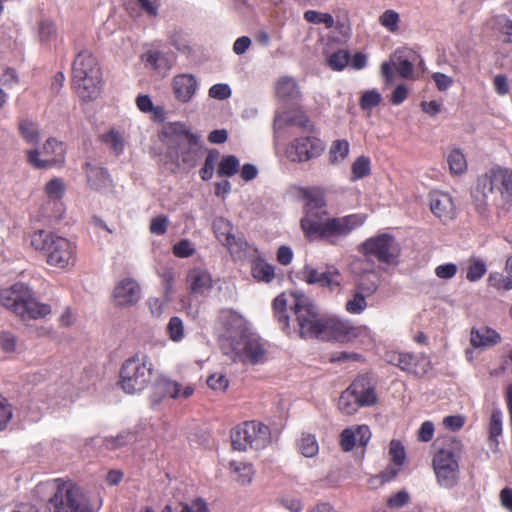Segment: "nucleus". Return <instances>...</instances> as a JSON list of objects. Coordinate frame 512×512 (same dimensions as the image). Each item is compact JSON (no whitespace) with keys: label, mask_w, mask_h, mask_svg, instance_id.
Wrapping results in <instances>:
<instances>
[{"label":"nucleus","mask_w":512,"mask_h":512,"mask_svg":"<svg viewBox=\"0 0 512 512\" xmlns=\"http://www.w3.org/2000/svg\"><path fill=\"white\" fill-rule=\"evenodd\" d=\"M301 195L306 203L305 216L301 219L300 225L309 239L344 236L360 224L356 215L329 218L324 192L320 188L303 189Z\"/></svg>","instance_id":"1"},{"label":"nucleus","mask_w":512,"mask_h":512,"mask_svg":"<svg viewBox=\"0 0 512 512\" xmlns=\"http://www.w3.org/2000/svg\"><path fill=\"white\" fill-rule=\"evenodd\" d=\"M220 347L233 362L252 365L264 362L265 350L262 344L250 332L246 320L236 313H228L225 318Z\"/></svg>","instance_id":"2"},{"label":"nucleus","mask_w":512,"mask_h":512,"mask_svg":"<svg viewBox=\"0 0 512 512\" xmlns=\"http://www.w3.org/2000/svg\"><path fill=\"white\" fill-rule=\"evenodd\" d=\"M273 308L279 321L289 326L287 309L295 316L301 338H317L321 331L324 317L319 315L312 300L301 292L282 293L274 299Z\"/></svg>","instance_id":"3"},{"label":"nucleus","mask_w":512,"mask_h":512,"mask_svg":"<svg viewBox=\"0 0 512 512\" xmlns=\"http://www.w3.org/2000/svg\"><path fill=\"white\" fill-rule=\"evenodd\" d=\"M472 199L480 214L493 207L505 208L512 202V173L507 169H493L480 176Z\"/></svg>","instance_id":"4"},{"label":"nucleus","mask_w":512,"mask_h":512,"mask_svg":"<svg viewBox=\"0 0 512 512\" xmlns=\"http://www.w3.org/2000/svg\"><path fill=\"white\" fill-rule=\"evenodd\" d=\"M0 303L23 320L44 318L51 312V307L36 301L23 283L3 289L0 292Z\"/></svg>","instance_id":"5"},{"label":"nucleus","mask_w":512,"mask_h":512,"mask_svg":"<svg viewBox=\"0 0 512 512\" xmlns=\"http://www.w3.org/2000/svg\"><path fill=\"white\" fill-rule=\"evenodd\" d=\"M462 449L461 441L451 437L445 440L434 455L433 468L440 486L450 489L457 485Z\"/></svg>","instance_id":"6"},{"label":"nucleus","mask_w":512,"mask_h":512,"mask_svg":"<svg viewBox=\"0 0 512 512\" xmlns=\"http://www.w3.org/2000/svg\"><path fill=\"white\" fill-rule=\"evenodd\" d=\"M31 245L37 250L45 251L47 262L51 266L64 269L75 264V247L64 237L38 230L31 237Z\"/></svg>","instance_id":"7"},{"label":"nucleus","mask_w":512,"mask_h":512,"mask_svg":"<svg viewBox=\"0 0 512 512\" xmlns=\"http://www.w3.org/2000/svg\"><path fill=\"white\" fill-rule=\"evenodd\" d=\"M57 490L50 502L54 512H95L83 490L73 482L56 480Z\"/></svg>","instance_id":"8"},{"label":"nucleus","mask_w":512,"mask_h":512,"mask_svg":"<svg viewBox=\"0 0 512 512\" xmlns=\"http://www.w3.org/2000/svg\"><path fill=\"white\" fill-rule=\"evenodd\" d=\"M151 375L152 364L147 361L146 357H132L126 360L121 367L119 384L125 393L134 394L147 386Z\"/></svg>","instance_id":"9"},{"label":"nucleus","mask_w":512,"mask_h":512,"mask_svg":"<svg viewBox=\"0 0 512 512\" xmlns=\"http://www.w3.org/2000/svg\"><path fill=\"white\" fill-rule=\"evenodd\" d=\"M231 441L233 448L239 451L247 448L264 449L271 442V432L268 426L249 421L232 430Z\"/></svg>","instance_id":"10"},{"label":"nucleus","mask_w":512,"mask_h":512,"mask_svg":"<svg viewBox=\"0 0 512 512\" xmlns=\"http://www.w3.org/2000/svg\"><path fill=\"white\" fill-rule=\"evenodd\" d=\"M362 250L367 257L376 258L379 262L395 264L400 254V247L389 234H381L367 239L362 244Z\"/></svg>","instance_id":"11"},{"label":"nucleus","mask_w":512,"mask_h":512,"mask_svg":"<svg viewBox=\"0 0 512 512\" xmlns=\"http://www.w3.org/2000/svg\"><path fill=\"white\" fill-rule=\"evenodd\" d=\"M384 359L388 364L418 377L424 376L431 370L430 359L424 353L387 351Z\"/></svg>","instance_id":"12"},{"label":"nucleus","mask_w":512,"mask_h":512,"mask_svg":"<svg viewBox=\"0 0 512 512\" xmlns=\"http://www.w3.org/2000/svg\"><path fill=\"white\" fill-rule=\"evenodd\" d=\"M64 159L63 144L54 138L45 142L42 151L32 149L27 151L28 163L36 169H46L62 163Z\"/></svg>","instance_id":"13"},{"label":"nucleus","mask_w":512,"mask_h":512,"mask_svg":"<svg viewBox=\"0 0 512 512\" xmlns=\"http://www.w3.org/2000/svg\"><path fill=\"white\" fill-rule=\"evenodd\" d=\"M167 133L175 136L178 141L177 157L182 162L193 166L196 161V148L199 143V136L192 134L188 128L181 123H173L168 127Z\"/></svg>","instance_id":"14"},{"label":"nucleus","mask_w":512,"mask_h":512,"mask_svg":"<svg viewBox=\"0 0 512 512\" xmlns=\"http://www.w3.org/2000/svg\"><path fill=\"white\" fill-rule=\"evenodd\" d=\"M194 393L191 385L183 387L180 383L166 377H159L152 385L151 401L159 404L164 398L187 399Z\"/></svg>","instance_id":"15"},{"label":"nucleus","mask_w":512,"mask_h":512,"mask_svg":"<svg viewBox=\"0 0 512 512\" xmlns=\"http://www.w3.org/2000/svg\"><path fill=\"white\" fill-rule=\"evenodd\" d=\"M324 147L320 140L312 137L295 139L286 149V156L292 162H306L320 156Z\"/></svg>","instance_id":"16"},{"label":"nucleus","mask_w":512,"mask_h":512,"mask_svg":"<svg viewBox=\"0 0 512 512\" xmlns=\"http://www.w3.org/2000/svg\"><path fill=\"white\" fill-rule=\"evenodd\" d=\"M141 298V287L132 278L120 280L114 287L112 302L116 307L128 308L136 305Z\"/></svg>","instance_id":"17"},{"label":"nucleus","mask_w":512,"mask_h":512,"mask_svg":"<svg viewBox=\"0 0 512 512\" xmlns=\"http://www.w3.org/2000/svg\"><path fill=\"white\" fill-rule=\"evenodd\" d=\"M303 279L308 284H319L322 287H328L333 290L340 286L341 276L339 271L334 267H329L324 272L306 266L303 270Z\"/></svg>","instance_id":"18"},{"label":"nucleus","mask_w":512,"mask_h":512,"mask_svg":"<svg viewBox=\"0 0 512 512\" xmlns=\"http://www.w3.org/2000/svg\"><path fill=\"white\" fill-rule=\"evenodd\" d=\"M430 210L442 222L450 221L455 216V206L451 196L444 192L430 193Z\"/></svg>","instance_id":"19"},{"label":"nucleus","mask_w":512,"mask_h":512,"mask_svg":"<svg viewBox=\"0 0 512 512\" xmlns=\"http://www.w3.org/2000/svg\"><path fill=\"white\" fill-rule=\"evenodd\" d=\"M98 67L95 57L88 51H81L76 56L72 67V81L79 82L85 77L98 73Z\"/></svg>","instance_id":"20"},{"label":"nucleus","mask_w":512,"mask_h":512,"mask_svg":"<svg viewBox=\"0 0 512 512\" xmlns=\"http://www.w3.org/2000/svg\"><path fill=\"white\" fill-rule=\"evenodd\" d=\"M197 90V81L193 75L183 74L174 77L173 91L177 100L187 103Z\"/></svg>","instance_id":"21"},{"label":"nucleus","mask_w":512,"mask_h":512,"mask_svg":"<svg viewBox=\"0 0 512 512\" xmlns=\"http://www.w3.org/2000/svg\"><path fill=\"white\" fill-rule=\"evenodd\" d=\"M100 83L101 72L99 71L98 73L81 79L79 82H73V85L79 97L84 101H89L99 96Z\"/></svg>","instance_id":"22"},{"label":"nucleus","mask_w":512,"mask_h":512,"mask_svg":"<svg viewBox=\"0 0 512 512\" xmlns=\"http://www.w3.org/2000/svg\"><path fill=\"white\" fill-rule=\"evenodd\" d=\"M501 341V336L487 326L473 327L470 333V343L473 348H489Z\"/></svg>","instance_id":"23"},{"label":"nucleus","mask_w":512,"mask_h":512,"mask_svg":"<svg viewBox=\"0 0 512 512\" xmlns=\"http://www.w3.org/2000/svg\"><path fill=\"white\" fill-rule=\"evenodd\" d=\"M349 327L340 320L325 318L317 339L323 341H344L348 335Z\"/></svg>","instance_id":"24"},{"label":"nucleus","mask_w":512,"mask_h":512,"mask_svg":"<svg viewBox=\"0 0 512 512\" xmlns=\"http://www.w3.org/2000/svg\"><path fill=\"white\" fill-rule=\"evenodd\" d=\"M286 126H298L304 129L311 127L308 116L300 110H289L278 114L274 119V128L282 129Z\"/></svg>","instance_id":"25"},{"label":"nucleus","mask_w":512,"mask_h":512,"mask_svg":"<svg viewBox=\"0 0 512 512\" xmlns=\"http://www.w3.org/2000/svg\"><path fill=\"white\" fill-rule=\"evenodd\" d=\"M275 89L277 97L283 101L296 100L300 95L296 81L289 76L280 77L276 82Z\"/></svg>","instance_id":"26"},{"label":"nucleus","mask_w":512,"mask_h":512,"mask_svg":"<svg viewBox=\"0 0 512 512\" xmlns=\"http://www.w3.org/2000/svg\"><path fill=\"white\" fill-rule=\"evenodd\" d=\"M188 282L193 293L202 294L212 286L210 274L202 269L195 268L188 274Z\"/></svg>","instance_id":"27"},{"label":"nucleus","mask_w":512,"mask_h":512,"mask_svg":"<svg viewBox=\"0 0 512 512\" xmlns=\"http://www.w3.org/2000/svg\"><path fill=\"white\" fill-rule=\"evenodd\" d=\"M357 387L358 384H351L345 391L342 392L339 398V410L346 415L354 414L360 407L358 402L359 399L357 398Z\"/></svg>","instance_id":"28"},{"label":"nucleus","mask_w":512,"mask_h":512,"mask_svg":"<svg viewBox=\"0 0 512 512\" xmlns=\"http://www.w3.org/2000/svg\"><path fill=\"white\" fill-rule=\"evenodd\" d=\"M352 384H358L356 390L360 407L370 406L376 403L377 397L374 388L369 385L368 379L366 377H358L353 381Z\"/></svg>","instance_id":"29"},{"label":"nucleus","mask_w":512,"mask_h":512,"mask_svg":"<svg viewBox=\"0 0 512 512\" xmlns=\"http://www.w3.org/2000/svg\"><path fill=\"white\" fill-rule=\"evenodd\" d=\"M85 171L87 181L94 189H101L109 183V175L102 167H98L87 162L85 164Z\"/></svg>","instance_id":"30"},{"label":"nucleus","mask_w":512,"mask_h":512,"mask_svg":"<svg viewBox=\"0 0 512 512\" xmlns=\"http://www.w3.org/2000/svg\"><path fill=\"white\" fill-rule=\"evenodd\" d=\"M377 288L378 277L375 273L369 272L360 275L354 290L369 297L376 292Z\"/></svg>","instance_id":"31"},{"label":"nucleus","mask_w":512,"mask_h":512,"mask_svg":"<svg viewBox=\"0 0 512 512\" xmlns=\"http://www.w3.org/2000/svg\"><path fill=\"white\" fill-rule=\"evenodd\" d=\"M379 24L392 34H397L400 31V14L393 10L387 9L378 18Z\"/></svg>","instance_id":"32"},{"label":"nucleus","mask_w":512,"mask_h":512,"mask_svg":"<svg viewBox=\"0 0 512 512\" xmlns=\"http://www.w3.org/2000/svg\"><path fill=\"white\" fill-rule=\"evenodd\" d=\"M489 442L493 449L498 446V437L502 434V413L495 409L493 410L489 421Z\"/></svg>","instance_id":"33"},{"label":"nucleus","mask_w":512,"mask_h":512,"mask_svg":"<svg viewBox=\"0 0 512 512\" xmlns=\"http://www.w3.org/2000/svg\"><path fill=\"white\" fill-rule=\"evenodd\" d=\"M38 36L42 44L50 45L57 38V28L50 20H42L38 25Z\"/></svg>","instance_id":"34"},{"label":"nucleus","mask_w":512,"mask_h":512,"mask_svg":"<svg viewBox=\"0 0 512 512\" xmlns=\"http://www.w3.org/2000/svg\"><path fill=\"white\" fill-rule=\"evenodd\" d=\"M447 162L449 164V168L452 174L459 175L466 171L467 162L464 154L458 150L454 149L450 152L447 158Z\"/></svg>","instance_id":"35"},{"label":"nucleus","mask_w":512,"mask_h":512,"mask_svg":"<svg viewBox=\"0 0 512 512\" xmlns=\"http://www.w3.org/2000/svg\"><path fill=\"white\" fill-rule=\"evenodd\" d=\"M349 153V143L346 140H335L329 151V160L332 164L343 161Z\"/></svg>","instance_id":"36"},{"label":"nucleus","mask_w":512,"mask_h":512,"mask_svg":"<svg viewBox=\"0 0 512 512\" xmlns=\"http://www.w3.org/2000/svg\"><path fill=\"white\" fill-rule=\"evenodd\" d=\"M298 446L301 454L305 457H314L319 451L318 442L312 434H302Z\"/></svg>","instance_id":"37"},{"label":"nucleus","mask_w":512,"mask_h":512,"mask_svg":"<svg viewBox=\"0 0 512 512\" xmlns=\"http://www.w3.org/2000/svg\"><path fill=\"white\" fill-rule=\"evenodd\" d=\"M212 227L214 230V233L216 237L221 241L223 244L231 239V224L230 222L223 218V217H217L213 220Z\"/></svg>","instance_id":"38"},{"label":"nucleus","mask_w":512,"mask_h":512,"mask_svg":"<svg viewBox=\"0 0 512 512\" xmlns=\"http://www.w3.org/2000/svg\"><path fill=\"white\" fill-rule=\"evenodd\" d=\"M304 19L313 24H324L326 28L330 29L335 25V21L331 14L321 13L315 10H307L304 13Z\"/></svg>","instance_id":"39"},{"label":"nucleus","mask_w":512,"mask_h":512,"mask_svg":"<svg viewBox=\"0 0 512 512\" xmlns=\"http://www.w3.org/2000/svg\"><path fill=\"white\" fill-rule=\"evenodd\" d=\"M252 275L259 281L270 282L274 278V267L264 261H258L252 268Z\"/></svg>","instance_id":"40"},{"label":"nucleus","mask_w":512,"mask_h":512,"mask_svg":"<svg viewBox=\"0 0 512 512\" xmlns=\"http://www.w3.org/2000/svg\"><path fill=\"white\" fill-rule=\"evenodd\" d=\"M238 170H239L238 159L233 155H229V156H225L222 158V160L219 164L218 174L220 176L231 177L235 173H237Z\"/></svg>","instance_id":"41"},{"label":"nucleus","mask_w":512,"mask_h":512,"mask_svg":"<svg viewBox=\"0 0 512 512\" xmlns=\"http://www.w3.org/2000/svg\"><path fill=\"white\" fill-rule=\"evenodd\" d=\"M371 172L370 160L368 157L359 156L352 164L353 180L368 176Z\"/></svg>","instance_id":"42"},{"label":"nucleus","mask_w":512,"mask_h":512,"mask_svg":"<svg viewBox=\"0 0 512 512\" xmlns=\"http://www.w3.org/2000/svg\"><path fill=\"white\" fill-rule=\"evenodd\" d=\"M224 245L227 246L232 256L237 259H241L248 248V243L245 240L236 238L234 235H232L231 239L227 240Z\"/></svg>","instance_id":"43"},{"label":"nucleus","mask_w":512,"mask_h":512,"mask_svg":"<svg viewBox=\"0 0 512 512\" xmlns=\"http://www.w3.org/2000/svg\"><path fill=\"white\" fill-rule=\"evenodd\" d=\"M350 55L346 50H338L327 59L329 67L336 71L343 70L348 64Z\"/></svg>","instance_id":"44"},{"label":"nucleus","mask_w":512,"mask_h":512,"mask_svg":"<svg viewBox=\"0 0 512 512\" xmlns=\"http://www.w3.org/2000/svg\"><path fill=\"white\" fill-rule=\"evenodd\" d=\"M101 139L116 155H119L123 151V138L119 133L111 130L108 133L101 135Z\"/></svg>","instance_id":"45"},{"label":"nucleus","mask_w":512,"mask_h":512,"mask_svg":"<svg viewBox=\"0 0 512 512\" xmlns=\"http://www.w3.org/2000/svg\"><path fill=\"white\" fill-rule=\"evenodd\" d=\"M19 130L22 137L29 143H36L39 139V133L36 125L28 120H23L19 124Z\"/></svg>","instance_id":"46"},{"label":"nucleus","mask_w":512,"mask_h":512,"mask_svg":"<svg viewBox=\"0 0 512 512\" xmlns=\"http://www.w3.org/2000/svg\"><path fill=\"white\" fill-rule=\"evenodd\" d=\"M167 331L170 339L177 342L184 337V325L179 317H172L167 325Z\"/></svg>","instance_id":"47"},{"label":"nucleus","mask_w":512,"mask_h":512,"mask_svg":"<svg viewBox=\"0 0 512 512\" xmlns=\"http://www.w3.org/2000/svg\"><path fill=\"white\" fill-rule=\"evenodd\" d=\"M366 297L367 296L354 290L353 299L346 303L347 311L353 314H359L364 311L367 307Z\"/></svg>","instance_id":"48"},{"label":"nucleus","mask_w":512,"mask_h":512,"mask_svg":"<svg viewBox=\"0 0 512 512\" xmlns=\"http://www.w3.org/2000/svg\"><path fill=\"white\" fill-rule=\"evenodd\" d=\"M389 455L394 465L401 466L406 458L403 445L398 440H392L389 448Z\"/></svg>","instance_id":"49"},{"label":"nucleus","mask_w":512,"mask_h":512,"mask_svg":"<svg viewBox=\"0 0 512 512\" xmlns=\"http://www.w3.org/2000/svg\"><path fill=\"white\" fill-rule=\"evenodd\" d=\"M488 282L498 290L508 291L512 289V278L505 277L503 274L498 272L491 273L489 275Z\"/></svg>","instance_id":"50"},{"label":"nucleus","mask_w":512,"mask_h":512,"mask_svg":"<svg viewBox=\"0 0 512 512\" xmlns=\"http://www.w3.org/2000/svg\"><path fill=\"white\" fill-rule=\"evenodd\" d=\"M486 273V265L481 260H473L467 271V279L471 282L477 281Z\"/></svg>","instance_id":"51"},{"label":"nucleus","mask_w":512,"mask_h":512,"mask_svg":"<svg viewBox=\"0 0 512 512\" xmlns=\"http://www.w3.org/2000/svg\"><path fill=\"white\" fill-rule=\"evenodd\" d=\"M13 416L11 405L7 399L0 395V431L6 429L9 421Z\"/></svg>","instance_id":"52"},{"label":"nucleus","mask_w":512,"mask_h":512,"mask_svg":"<svg viewBox=\"0 0 512 512\" xmlns=\"http://www.w3.org/2000/svg\"><path fill=\"white\" fill-rule=\"evenodd\" d=\"M409 501V493L405 490H401L387 499V506L391 509H399L407 505Z\"/></svg>","instance_id":"53"},{"label":"nucleus","mask_w":512,"mask_h":512,"mask_svg":"<svg viewBox=\"0 0 512 512\" xmlns=\"http://www.w3.org/2000/svg\"><path fill=\"white\" fill-rule=\"evenodd\" d=\"M195 251L194 245L187 239H182L173 246V253L180 258H187L193 255Z\"/></svg>","instance_id":"54"},{"label":"nucleus","mask_w":512,"mask_h":512,"mask_svg":"<svg viewBox=\"0 0 512 512\" xmlns=\"http://www.w3.org/2000/svg\"><path fill=\"white\" fill-rule=\"evenodd\" d=\"M381 101V95L375 90L365 92L360 101V105L364 110H370L376 107Z\"/></svg>","instance_id":"55"},{"label":"nucleus","mask_w":512,"mask_h":512,"mask_svg":"<svg viewBox=\"0 0 512 512\" xmlns=\"http://www.w3.org/2000/svg\"><path fill=\"white\" fill-rule=\"evenodd\" d=\"M142 60L154 70L161 71L160 61H166V56L158 51H148L142 55Z\"/></svg>","instance_id":"56"},{"label":"nucleus","mask_w":512,"mask_h":512,"mask_svg":"<svg viewBox=\"0 0 512 512\" xmlns=\"http://www.w3.org/2000/svg\"><path fill=\"white\" fill-rule=\"evenodd\" d=\"M217 155H218V153L217 152L214 153L213 151H210L209 154L207 155L205 162H204V166L200 170L201 178L203 180L206 181L212 177L213 172H214L215 162L217 160Z\"/></svg>","instance_id":"57"},{"label":"nucleus","mask_w":512,"mask_h":512,"mask_svg":"<svg viewBox=\"0 0 512 512\" xmlns=\"http://www.w3.org/2000/svg\"><path fill=\"white\" fill-rule=\"evenodd\" d=\"M356 444V433L352 428H346L340 436L341 448L345 451H351Z\"/></svg>","instance_id":"58"},{"label":"nucleus","mask_w":512,"mask_h":512,"mask_svg":"<svg viewBox=\"0 0 512 512\" xmlns=\"http://www.w3.org/2000/svg\"><path fill=\"white\" fill-rule=\"evenodd\" d=\"M228 384V379L220 373H214L207 378V385L213 390L224 391Z\"/></svg>","instance_id":"59"},{"label":"nucleus","mask_w":512,"mask_h":512,"mask_svg":"<svg viewBox=\"0 0 512 512\" xmlns=\"http://www.w3.org/2000/svg\"><path fill=\"white\" fill-rule=\"evenodd\" d=\"M45 189L50 198L60 199L64 193V184L60 179H53L46 184Z\"/></svg>","instance_id":"60"},{"label":"nucleus","mask_w":512,"mask_h":512,"mask_svg":"<svg viewBox=\"0 0 512 512\" xmlns=\"http://www.w3.org/2000/svg\"><path fill=\"white\" fill-rule=\"evenodd\" d=\"M168 223L166 216L154 217L150 223V232L155 235H163L167 231Z\"/></svg>","instance_id":"61"},{"label":"nucleus","mask_w":512,"mask_h":512,"mask_svg":"<svg viewBox=\"0 0 512 512\" xmlns=\"http://www.w3.org/2000/svg\"><path fill=\"white\" fill-rule=\"evenodd\" d=\"M231 95V89L227 84H215L209 89V96L214 99L224 100Z\"/></svg>","instance_id":"62"},{"label":"nucleus","mask_w":512,"mask_h":512,"mask_svg":"<svg viewBox=\"0 0 512 512\" xmlns=\"http://www.w3.org/2000/svg\"><path fill=\"white\" fill-rule=\"evenodd\" d=\"M181 512H209V509L202 498H197L191 503H183Z\"/></svg>","instance_id":"63"},{"label":"nucleus","mask_w":512,"mask_h":512,"mask_svg":"<svg viewBox=\"0 0 512 512\" xmlns=\"http://www.w3.org/2000/svg\"><path fill=\"white\" fill-rule=\"evenodd\" d=\"M170 301V298L160 299L157 297L149 298L147 301V305L151 311L153 316H160L163 313L164 305Z\"/></svg>","instance_id":"64"}]
</instances>
